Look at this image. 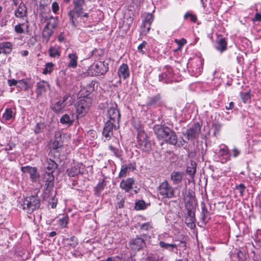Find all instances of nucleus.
Here are the masks:
<instances>
[{"mask_svg":"<svg viewBox=\"0 0 261 261\" xmlns=\"http://www.w3.org/2000/svg\"><path fill=\"white\" fill-rule=\"evenodd\" d=\"M114 122L108 120L105 124L102 135L108 140H109L113 135V128L115 125Z\"/></svg>","mask_w":261,"mask_h":261,"instance_id":"18","label":"nucleus"},{"mask_svg":"<svg viewBox=\"0 0 261 261\" xmlns=\"http://www.w3.org/2000/svg\"><path fill=\"white\" fill-rule=\"evenodd\" d=\"M153 130L159 140H163L168 144L178 147L182 146L183 144L181 142L177 143V136L176 133L165 124H155L153 127Z\"/></svg>","mask_w":261,"mask_h":261,"instance_id":"2","label":"nucleus"},{"mask_svg":"<svg viewBox=\"0 0 261 261\" xmlns=\"http://www.w3.org/2000/svg\"><path fill=\"white\" fill-rule=\"evenodd\" d=\"M240 153V151L237 148H234L232 149V155L233 157H237Z\"/></svg>","mask_w":261,"mask_h":261,"instance_id":"59","label":"nucleus"},{"mask_svg":"<svg viewBox=\"0 0 261 261\" xmlns=\"http://www.w3.org/2000/svg\"><path fill=\"white\" fill-rule=\"evenodd\" d=\"M66 106V103H63L59 100L53 104L51 108L54 112L59 113L63 112Z\"/></svg>","mask_w":261,"mask_h":261,"instance_id":"28","label":"nucleus"},{"mask_svg":"<svg viewBox=\"0 0 261 261\" xmlns=\"http://www.w3.org/2000/svg\"><path fill=\"white\" fill-rule=\"evenodd\" d=\"M109 148L110 149V150H111L113 152L114 155L117 158H119L121 155V152L119 149L114 147L112 145H110L109 146Z\"/></svg>","mask_w":261,"mask_h":261,"instance_id":"51","label":"nucleus"},{"mask_svg":"<svg viewBox=\"0 0 261 261\" xmlns=\"http://www.w3.org/2000/svg\"><path fill=\"white\" fill-rule=\"evenodd\" d=\"M152 229L153 226L150 222L144 223L140 225V230L143 232H147L148 231L152 230Z\"/></svg>","mask_w":261,"mask_h":261,"instance_id":"38","label":"nucleus"},{"mask_svg":"<svg viewBox=\"0 0 261 261\" xmlns=\"http://www.w3.org/2000/svg\"><path fill=\"white\" fill-rule=\"evenodd\" d=\"M92 99L89 97H84L79 99L75 105L77 117H83L88 112L92 105Z\"/></svg>","mask_w":261,"mask_h":261,"instance_id":"7","label":"nucleus"},{"mask_svg":"<svg viewBox=\"0 0 261 261\" xmlns=\"http://www.w3.org/2000/svg\"><path fill=\"white\" fill-rule=\"evenodd\" d=\"M68 97H69V95H68V94H65V95L63 96V97L62 99H60V100L61 101L63 102V103H65V102H66V101L67 100V99L68 98Z\"/></svg>","mask_w":261,"mask_h":261,"instance_id":"62","label":"nucleus"},{"mask_svg":"<svg viewBox=\"0 0 261 261\" xmlns=\"http://www.w3.org/2000/svg\"><path fill=\"white\" fill-rule=\"evenodd\" d=\"M184 175V172L174 171L171 173L170 179L173 185H178L182 181Z\"/></svg>","mask_w":261,"mask_h":261,"instance_id":"19","label":"nucleus"},{"mask_svg":"<svg viewBox=\"0 0 261 261\" xmlns=\"http://www.w3.org/2000/svg\"><path fill=\"white\" fill-rule=\"evenodd\" d=\"M118 74L119 77L123 80H125L129 76V70L126 64L123 63L119 67L118 70Z\"/></svg>","mask_w":261,"mask_h":261,"instance_id":"20","label":"nucleus"},{"mask_svg":"<svg viewBox=\"0 0 261 261\" xmlns=\"http://www.w3.org/2000/svg\"><path fill=\"white\" fill-rule=\"evenodd\" d=\"M14 117L13 113L11 109H6L3 115V118L6 120H9Z\"/></svg>","mask_w":261,"mask_h":261,"instance_id":"44","label":"nucleus"},{"mask_svg":"<svg viewBox=\"0 0 261 261\" xmlns=\"http://www.w3.org/2000/svg\"><path fill=\"white\" fill-rule=\"evenodd\" d=\"M246 189V186L243 184H240L239 185H236L234 189L238 191L239 193V196L241 197H243L244 195V193Z\"/></svg>","mask_w":261,"mask_h":261,"instance_id":"47","label":"nucleus"},{"mask_svg":"<svg viewBox=\"0 0 261 261\" xmlns=\"http://www.w3.org/2000/svg\"><path fill=\"white\" fill-rule=\"evenodd\" d=\"M234 107V103L233 102H230L229 103L228 106H226L225 108L226 110H232Z\"/></svg>","mask_w":261,"mask_h":261,"instance_id":"61","label":"nucleus"},{"mask_svg":"<svg viewBox=\"0 0 261 261\" xmlns=\"http://www.w3.org/2000/svg\"><path fill=\"white\" fill-rule=\"evenodd\" d=\"M109 70V64L105 61H95L89 67V73L92 76L105 74Z\"/></svg>","mask_w":261,"mask_h":261,"instance_id":"8","label":"nucleus"},{"mask_svg":"<svg viewBox=\"0 0 261 261\" xmlns=\"http://www.w3.org/2000/svg\"><path fill=\"white\" fill-rule=\"evenodd\" d=\"M13 48V44L8 41L0 43V54H9Z\"/></svg>","mask_w":261,"mask_h":261,"instance_id":"21","label":"nucleus"},{"mask_svg":"<svg viewBox=\"0 0 261 261\" xmlns=\"http://www.w3.org/2000/svg\"><path fill=\"white\" fill-rule=\"evenodd\" d=\"M41 200L37 195H31L24 198L21 204L22 208L28 213L31 214L39 208Z\"/></svg>","mask_w":261,"mask_h":261,"instance_id":"5","label":"nucleus"},{"mask_svg":"<svg viewBox=\"0 0 261 261\" xmlns=\"http://www.w3.org/2000/svg\"><path fill=\"white\" fill-rule=\"evenodd\" d=\"M129 170H128V167L126 166V165H122L121 167V170L119 173L118 177L119 178H124L127 175V172H128Z\"/></svg>","mask_w":261,"mask_h":261,"instance_id":"45","label":"nucleus"},{"mask_svg":"<svg viewBox=\"0 0 261 261\" xmlns=\"http://www.w3.org/2000/svg\"><path fill=\"white\" fill-rule=\"evenodd\" d=\"M58 19L56 17L51 16L47 20L46 26L51 28L53 30L57 27Z\"/></svg>","mask_w":261,"mask_h":261,"instance_id":"34","label":"nucleus"},{"mask_svg":"<svg viewBox=\"0 0 261 261\" xmlns=\"http://www.w3.org/2000/svg\"><path fill=\"white\" fill-rule=\"evenodd\" d=\"M159 245L161 247L168 250L171 252L173 251L174 249L177 248V245L175 244H168L164 241L160 242Z\"/></svg>","mask_w":261,"mask_h":261,"instance_id":"35","label":"nucleus"},{"mask_svg":"<svg viewBox=\"0 0 261 261\" xmlns=\"http://www.w3.org/2000/svg\"><path fill=\"white\" fill-rule=\"evenodd\" d=\"M48 87L47 83L44 81H41L37 84L36 93L37 97L41 96L44 93Z\"/></svg>","mask_w":261,"mask_h":261,"instance_id":"24","label":"nucleus"},{"mask_svg":"<svg viewBox=\"0 0 261 261\" xmlns=\"http://www.w3.org/2000/svg\"><path fill=\"white\" fill-rule=\"evenodd\" d=\"M116 199L118 201L117 205L119 208H122L124 206V202L125 198L123 194L119 193L116 196Z\"/></svg>","mask_w":261,"mask_h":261,"instance_id":"39","label":"nucleus"},{"mask_svg":"<svg viewBox=\"0 0 261 261\" xmlns=\"http://www.w3.org/2000/svg\"><path fill=\"white\" fill-rule=\"evenodd\" d=\"M106 104L108 107L107 117L109 118V120L119 123L121 115L118 109L117 103L115 101L111 100L109 102H107Z\"/></svg>","mask_w":261,"mask_h":261,"instance_id":"10","label":"nucleus"},{"mask_svg":"<svg viewBox=\"0 0 261 261\" xmlns=\"http://www.w3.org/2000/svg\"><path fill=\"white\" fill-rule=\"evenodd\" d=\"M54 33V30L47 26H45L43 29L42 36L43 41L47 43Z\"/></svg>","mask_w":261,"mask_h":261,"instance_id":"27","label":"nucleus"},{"mask_svg":"<svg viewBox=\"0 0 261 261\" xmlns=\"http://www.w3.org/2000/svg\"><path fill=\"white\" fill-rule=\"evenodd\" d=\"M154 19V16L151 13H147L144 20L141 26L143 33L146 34L150 30V26Z\"/></svg>","mask_w":261,"mask_h":261,"instance_id":"14","label":"nucleus"},{"mask_svg":"<svg viewBox=\"0 0 261 261\" xmlns=\"http://www.w3.org/2000/svg\"><path fill=\"white\" fill-rule=\"evenodd\" d=\"M185 207L187 212L185 215V222L188 227L194 229L196 227V219L195 213L192 211L193 206L190 202H187L185 204Z\"/></svg>","mask_w":261,"mask_h":261,"instance_id":"11","label":"nucleus"},{"mask_svg":"<svg viewBox=\"0 0 261 261\" xmlns=\"http://www.w3.org/2000/svg\"><path fill=\"white\" fill-rule=\"evenodd\" d=\"M220 156L222 157L221 159L222 163H225L229 159L228 149L226 146H224L223 148L220 149L218 153Z\"/></svg>","mask_w":261,"mask_h":261,"instance_id":"32","label":"nucleus"},{"mask_svg":"<svg viewBox=\"0 0 261 261\" xmlns=\"http://www.w3.org/2000/svg\"><path fill=\"white\" fill-rule=\"evenodd\" d=\"M46 127V125L44 122H38L36 124L34 128V133L36 134H39L43 132Z\"/></svg>","mask_w":261,"mask_h":261,"instance_id":"41","label":"nucleus"},{"mask_svg":"<svg viewBox=\"0 0 261 261\" xmlns=\"http://www.w3.org/2000/svg\"><path fill=\"white\" fill-rule=\"evenodd\" d=\"M60 122L62 124L70 126L73 122V119H71L69 115L67 114L63 115L60 118Z\"/></svg>","mask_w":261,"mask_h":261,"instance_id":"33","label":"nucleus"},{"mask_svg":"<svg viewBox=\"0 0 261 261\" xmlns=\"http://www.w3.org/2000/svg\"><path fill=\"white\" fill-rule=\"evenodd\" d=\"M69 218L67 216H64L59 219V225L61 228H65L68 222Z\"/></svg>","mask_w":261,"mask_h":261,"instance_id":"49","label":"nucleus"},{"mask_svg":"<svg viewBox=\"0 0 261 261\" xmlns=\"http://www.w3.org/2000/svg\"><path fill=\"white\" fill-rule=\"evenodd\" d=\"M137 143L138 147L143 152H149L152 150L151 143L141 126L137 128Z\"/></svg>","mask_w":261,"mask_h":261,"instance_id":"4","label":"nucleus"},{"mask_svg":"<svg viewBox=\"0 0 261 261\" xmlns=\"http://www.w3.org/2000/svg\"><path fill=\"white\" fill-rule=\"evenodd\" d=\"M21 171L23 173H29L30 178L34 182H36L40 177L36 167L25 166L21 167Z\"/></svg>","mask_w":261,"mask_h":261,"instance_id":"15","label":"nucleus"},{"mask_svg":"<svg viewBox=\"0 0 261 261\" xmlns=\"http://www.w3.org/2000/svg\"><path fill=\"white\" fill-rule=\"evenodd\" d=\"M148 236L146 233H143L142 234L137 236L136 238L132 239L129 242L130 249L137 252L146 247V240Z\"/></svg>","mask_w":261,"mask_h":261,"instance_id":"9","label":"nucleus"},{"mask_svg":"<svg viewBox=\"0 0 261 261\" xmlns=\"http://www.w3.org/2000/svg\"><path fill=\"white\" fill-rule=\"evenodd\" d=\"M126 166L128 167L129 170L130 169H132L133 170H135L136 168V163H130L128 165H126Z\"/></svg>","mask_w":261,"mask_h":261,"instance_id":"60","label":"nucleus"},{"mask_svg":"<svg viewBox=\"0 0 261 261\" xmlns=\"http://www.w3.org/2000/svg\"><path fill=\"white\" fill-rule=\"evenodd\" d=\"M17 87L23 89L25 91L31 89L33 87V83L31 79H25L21 80H18Z\"/></svg>","mask_w":261,"mask_h":261,"instance_id":"23","label":"nucleus"},{"mask_svg":"<svg viewBox=\"0 0 261 261\" xmlns=\"http://www.w3.org/2000/svg\"><path fill=\"white\" fill-rule=\"evenodd\" d=\"M145 207V203L144 201L140 200L135 203V208L137 210H143Z\"/></svg>","mask_w":261,"mask_h":261,"instance_id":"52","label":"nucleus"},{"mask_svg":"<svg viewBox=\"0 0 261 261\" xmlns=\"http://www.w3.org/2000/svg\"><path fill=\"white\" fill-rule=\"evenodd\" d=\"M62 136V134L61 131L58 130L55 132L54 139L51 144V148L53 149H57L63 146V140Z\"/></svg>","mask_w":261,"mask_h":261,"instance_id":"16","label":"nucleus"},{"mask_svg":"<svg viewBox=\"0 0 261 261\" xmlns=\"http://www.w3.org/2000/svg\"><path fill=\"white\" fill-rule=\"evenodd\" d=\"M240 95L243 102L245 103L251 99L250 90H249L247 92H241Z\"/></svg>","mask_w":261,"mask_h":261,"instance_id":"48","label":"nucleus"},{"mask_svg":"<svg viewBox=\"0 0 261 261\" xmlns=\"http://www.w3.org/2000/svg\"><path fill=\"white\" fill-rule=\"evenodd\" d=\"M161 95L158 94L153 96L148 97L146 106L147 107L155 106L160 103Z\"/></svg>","mask_w":261,"mask_h":261,"instance_id":"26","label":"nucleus"},{"mask_svg":"<svg viewBox=\"0 0 261 261\" xmlns=\"http://www.w3.org/2000/svg\"><path fill=\"white\" fill-rule=\"evenodd\" d=\"M58 40L60 41V42H62L64 40V36H63V33H61L58 37Z\"/></svg>","mask_w":261,"mask_h":261,"instance_id":"64","label":"nucleus"},{"mask_svg":"<svg viewBox=\"0 0 261 261\" xmlns=\"http://www.w3.org/2000/svg\"><path fill=\"white\" fill-rule=\"evenodd\" d=\"M201 125L198 122L195 123L186 132V138L189 140H194L198 138L201 134Z\"/></svg>","mask_w":261,"mask_h":261,"instance_id":"13","label":"nucleus"},{"mask_svg":"<svg viewBox=\"0 0 261 261\" xmlns=\"http://www.w3.org/2000/svg\"><path fill=\"white\" fill-rule=\"evenodd\" d=\"M66 173L69 177H75L81 173V168L79 165H75L68 168Z\"/></svg>","mask_w":261,"mask_h":261,"instance_id":"31","label":"nucleus"},{"mask_svg":"<svg viewBox=\"0 0 261 261\" xmlns=\"http://www.w3.org/2000/svg\"><path fill=\"white\" fill-rule=\"evenodd\" d=\"M163 72L159 76V81L166 84L171 82L174 75L172 67L166 65L163 68Z\"/></svg>","mask_w":261,"mask_h":261,"instance_id":"12","label":"nucleus"},{"mask_svg":"<svg viewBox=\"0 0 261 261\" xmlns=\"http://www.w3.org/2000/svg\"><path fill=\"white\" fill-rule=\"evenodd\" d=\"M255 19L257 21H261V14L258 13H256L255 15Z\"/></svg>","mask_w":261,"mask_h":261,"instance_id":"63","label":"nucleus"},{"mask_svg":"<svg viewBox=\"0 0 261 261\" xmlns=\"http://www.w3.org/2000/svg\"><path fill=\"white\" fill-rule=\"evenodd\" d=\"M8 84L10 86H17L18 84V81H16L14 79L9 80L8 81Z\"/></svg>","mask_w":261,"mask_h":261,"instance_id":"58","label":"nucleus"},{"mask_svg":"<svg viewBox=\"0 0 261 261\" xmlns=\"http://www.w3.org/2000/svg\"><path fill=\"white\" fill-rule=\"evenodd\" d=\"M48 54L50 57L55 58L59 57L61 53L59 49L51 46L48 50Z\"/></svg>","mask_w":261,"mask_h":261,"instance_id":"42","label":"nucleus"},{"mask_svg":"<svg viewBox=\"0 0 261 261\" xmlns=\"http://www.w3.org/2000/svg\"><path fill=\"white\" fill-rule=\"evenodd\" d=\"M23 24V23H19L15 26L14 30L17 34H22L24 33V30L22 27V25Z\"/></svg>","mask_w":261,"mask_h":261,"instance_id":"54","label":"nucleus"},{"mask_svg":"<svg viewBox=\"0 0 261 261\" xmlns=\"http://www.w3.org/2000/svg\"><path fill=\"white\" fill-rule=\"evenodd\" d=\"M156 191L159 199L162 200L171 199L175 196L174 189L167 180L160 183Z\"/></svg>","mask_w":261,"mask_h":261,"instance_id":"3","label":"nucleus"},{"mask_svg":"<svg viewBox=\"0 0 261 261\" xmlns=\"http://www.w3.org/2000/svg\"><path fill=\"white\" fill-rule=\"evenodd\" d=\"M69 61L68 63V67L75 68L77 65L78 57L76 53L69 54L68 56Z\"/></svg>","mask_w":261,"mask_h":261,"instance_id":"30","label":"nucleus"},{"mask_svg":"<svg viewBox=\"0 0 261 261\" xmlns=\"http://www.w3.org/2000/svg\"><path fill=\"white\" fill-rule=\"evenodd\" d=\"M105 186L106 184L103 180L98 182V184L94 188L95 195L97 196H100L101 191L104 189Z\"/></svg>","mask_w":261,"mask_h":261,"instance_id":"36","label":"nucleus"},{"mask_svg":"<svg viewBox=\"0 0 261 261\" xmlns=\"http://www.w3.org/2000/svg\"><path fill=\"white\" fill-rule=\"evenodd\" d=\"M54 64L51 62L47 63L45 64V68L43 69L42 73L43 74H47L50 73L53 69Z\"/></svg>","mask_w":261,"mask_h":261,"instance_id":"46","label":"nucleus"},{"mask_svg":"<svg viewBox=\"0 0 261 261\" xmlns=\"http://www.w3.org/2000/svg\"><path fill=\"white\" fill-rule=\"evenodd\" d=\"M236 250L237 251L236 254L238 261H246L247 257L245 251L237 249H236Z\"/></svg>","mask_w":261,"mask_h":261,"instance_id":"40","label":"nucleus"},{"mask_svg":"<svg viewBox=\"0 0 261 261\" xmlns=\"http://www.w3.org/2000/svg\"><path fill=\"white\" fill-rule=\"evenodd\" d=\"M73 8L68 12L69 17V21L72 27L76 28V24L74 20V16L76 15L77 17H82L84 9V5L85 4V0H73Z\"/></svg>","mask_w":261,"mask_h":261,"instance_id":"6","label":"nucleus"},{"mask_svg":"<svg viewBox=\"0 0 261 261\" xmlns=\"http://www.w3.org/2000/svg\"><path fill=\"white\" fill-rule=\"evenodd\" d=\"M147 44V43L145 41H143V42L138 46V51L142 55L145 54V51L144 49L145 48Z\"/></svg>","mask_w":261,"mask_h":261,"instance_id":"53","label":"nucleus"},{"mask_svg":"<svg viewBox=\"0 0 261 261\" xmlns=\"http://www.w3.org/2000/svg\"><path fill=\"white\" fill-rule=\"evenodd\" d=\"M197 164L195 161H192L190 165L187 167L186 173L191 178H194L196 172Z\"/></svg>","mask_w":261,"mask_h":261,"instance_id":"29","label":"nucleus"},{"mask_svg":"<svg viewBox=\"0 0 261 261\" xmlns=\"http://www.w3.org/2000/svg\"><path fill=\"white\" fill-rule=\"evenodd\" d=\"M103 54V50L102 49H95L92 51V56L100 57Z\"/></svg>","mask_w":261,"mask_h":261,"instance_id":"55","label":"nucleus"},{"mask_svg":"<svg viewBox=\"0 0 261 261\" xmlns=\"http://www.w3.org/2000/svg\"><path fill=\"white\" fill-rule=\"evenodd\" d=\"M175 42L177 43L178 49H181V47L187 43V40L184 38H182L180 40L175 39Z\"/></svg>","mask_w":261,"mask_h":261,"instance_id":"56","label":"nucleus"},{"mask_svg":"<svg viewBox=\"0 0 261 261\" xmlns=\"http://www.w3.org/2000/svg\"><path fill=\"white\" fill-rule=\"evenodd\" d=\"M135 182V179L131 177L122 179L120 183V188L125 192H129L133 189Z\"/></svg>","mask_w":261,"mask_h":261,"instance_id":"17","label":"nucleus"},{"mask_svg":"<svg viewBox=\"0 0 261 261\" xmlns=\"http://www.w3.org/2000/svg\"><path fill=\"white\" fill-rule=\"evenodd\" d=\"M27 15V8L24 4L21 3L17 9L15 11V15L16 17L23 18Z\"/></svg>","mask_w":261,"mask_h":261,"instance_id":"22","label":"nucleus"},{"mask_svg":"<svg viewBox=\"0 0 261 261\" xmlns=\"http://www.w3.org/2000/svg\"><path fill=\"white\" fill-rule=\"evenodd\" d=\"M201 207H202V212H201L202 220V221H205L206 219L208 216L209 212L206 208V207H205V205H204V204L202 203Z\"/></svg>","mask_w":261,"mask_h":261,"instance_id":"50","label":"nucleus"},{"mask_svg":"<svg viewBox=\"0 0 261 261\" xmlns=\"http://www.w3.org/2000/svg\"><path fill=\"white\" fill-rule=\"evenodd\" d=\"M217 46L216 49L220 52H223L227 49V42L225 38L218 37L216 40Z\"/></svg>","mask_w":261,"mask_h":261,"instance_id":"25","label":"nucleus"},{"mask_svg":"<svg viewBox=\"0 0 261 261\" xmlns=\"http://www.w3.org/2000/svg\"><path fill=\"white\" fill-rule=\"evenodd\" d=\"M184 19L189 20L190 21L194 23H195L197 20L196 15L190 12H187L185 13L184 15Z\"/></svg>","mask_w":261,"mask_h":261,"instance_id":"43","label":"nucleus"},{"mask_svg":"<svg viewBox=\"0 0 261 261\" xmlns=\"http://www.w3.org/2000/svg\"><path fill=\"white\" fill-rule=\"evenodd\" d=\"M43 164L44 167L43 179L45 182L43 198L44 199H47L53 192L55 180L53 173L58 168V165L53 160L47 158L45 159Z\"/></svg>","mask_w":261,"mask_h":261,"instance_id":"1","label":"nucleus"},{"mask_svg":"<svg viewBox=\"0 0 261 261\" xmlns=\"http://www.w3.org/2000/svg\"><path fill=\"white\" fill-rule=\"evenodd\" d=\"M51 9L53 12L56 14L59 10V4L57 2H54L51 5Z\"/></svg>","mask_w":261,"mask_h":261,"instance_id":"57","label":"nucleus"},{"mask_svg":"<svg viewBox=\"0 0 261 261\" xmlns=\"http://www.w3.org/2000/svg\"><path fill=\"white\" fill-rule=\"evenodd\" d=\"M65 242L67 246L71 248H75L78 244L77 240L75 237H72L70 238L65 239Z\"/></svg>","mask_w":261,"mask_h":261,"instance_id":"37","label":"nucleus"}]
</instances>
